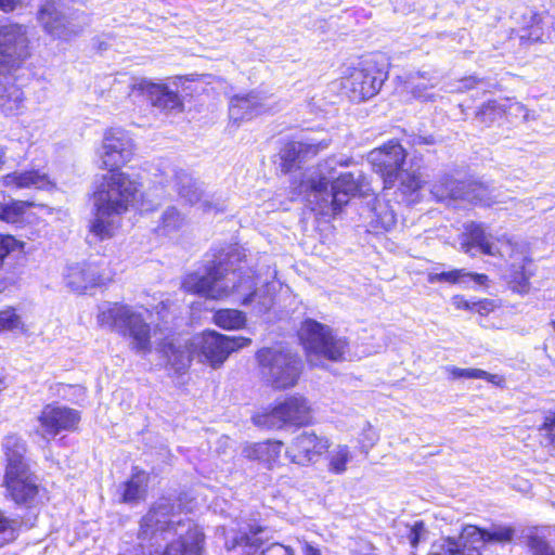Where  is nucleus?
<instances>
[{"label": "nucleus", "instance_id": "nucleus-21", "mask_svg": "<svg viewBox=\"0 0 555 555\" xmlns=\"http://www.w3.org/2000/svg\"><path fill=\"white\" fill-rule=\"evenodd\" d=\"M460 247L467 255H474L476 251L483 256L499 255V249L491 241V235L487 233L486 225L476 221L467 222L464 225L460 237Z\"/></svg>", "mask_w": 555, "mask_h": 555}, {"label": "nucleus", "instance_id": "nucleus-39", "mask_svg": "<svg viewBox=\"0 0 555 555\" xmlns=\"http://www.w3.org/2000/svg\"><path fill=\"white\" fill-rule=\"evenodd\" d=\"M531 275L525 266H513L508 282L511 289L518 294H527L530 291Z\"/></svg>", "mask_w": 555, "mask_h": 555}, {"label": "nucleus", "instance_id": "nucleus-38", "mask_svg": "<svg viewBox=\"0 0 555 555\" xmlns=\"http://www.w3.org/2000/svg\"><path fill=\"white\" fill-rule=\"evenodd\" d=\"M183 224L184 217L181 215L178 208L171 206L163 212L158 224V230L166 235L180 230Z\"/></svg>", "mask_w": 555, "mask_h": 555}, {"label": "nucleus", "instance_id": "nucleus-22", "mask_svg": "<svg viewBox=\"0 0 555 555\" xmlns=\"http://www.w3.org/2000/svg\"><path fill=\"white\" fill-rule=\"evenodd\" d=\"M41 208L43 205L31 201L11 198L9 202L0 203V221L18 228L35 225L41 221L36 209Z\"/></svg>", "mask_w": 555, "mask_h": 555}, {"label": "nucleus", "instance_id": "nucleus-16", "mask_svg": "<svg viewBox=\"0 0 555 555\" xmlns=\"http://www.w3.org/2000/svg\"><path fill=\"white\" fill-rule=\"evenodd\" d=\"M131 91L144 98L152 107L165 113H183L185 109L183 98L169 88L167 83L154 82L150 79H140L131 86Z\"/></svg>", "mask_w": 555, "mask_h": 555}, {"label": "nucleus", "instance_id": "nucleus-3", "mask_svg": "<svg viewBox=\"0 0 555 555\" xmlns=\"http://www.w3.org/2000/svg\"><path fill=\"white\" fill-rule=\"evenodd\" d=\"M387 78L383 56L370 54L346 68L339 78V88L350 102L362 103L376 96Z\"/></svg>", "mask_w": 555, "mask_h": 555}, {"label": "nucleus", "instance_id": "nucleus-6", "mask_svg": "<svg viewBox=\"0 0 555 555\" xmlns=\"http://www.w3.org/2000/svg\"><path fill=\"white\" fill-rule=\"evenodd\" d=\"M98 324L102 327L116 328L122 336L132 340V349L137 352L149 353L152 350V327L142 313L131 306L115 301L99 311Z\"/></svg>", "mask_w": 555, "mask_h": 555}, {"label": "nucleus", "instance_id": "nucleus-43", "mask_svg": "<svg viewBox=\"0 0 555 555\" xmlns=\"http://www.w3.org/2000/svg\"><path fill=\"white\" fill-rule=\"evenodd\" d=\"M23 246L24 243L18 241L14 235L0 233V271L3 268L7 257L12 251L22 248Z\"/></svg>", "mask_w": 555, "mask_h": 555}, {"label": "nucleus", "instance_id": "nucleus-18", "mask_svg": "<svg viewBox=\"0 0 555 555\" xmlns=\"http://www.w3.org/2000/svg\"><path fill=\"white\" fill-rule=\"evenodd\" d=\"M328 145L327 140L286 141L279 152L280 170L284 175L300 170L304 163L315 158Z\"/></svg>", "mask_w": 555, "mask_h": 555}, {"label": "nucleus", "instance_id": "nucleus-15", "mask_svg": "<svg viewBox=\"0 0 555 555\" xmlns=\"http://www.w3.org/2000/svg\"><path fill=\"white\" fill-rule=\"evenodd\" d=\"M225 278V269L220 262H212L204 275L196 272L188 274L182 281L185 293L197 295L206 299L220 300L230 296L228 287H220L218 283Z\"/></svg>", "mask_w": 555, "mask_h": 555}, {"label": "nucleus", "instance_id": "nucleus-4", "mask_svg": "<svg viewBox=\"0 0 555 555\" xmlns=\"http://www.w3.org/2000/svg\"><path fill=\"white\" fill-rule=\"evenodd\" d=\"M255 360L263 382L276 391L294 388L304 373L301 357L286 347H261Z\"/></svg>", "mask_w": 555, "mask_h": 555}, {"label": "nucleus", "instance_id": "nucleus-30", "mask_svg": "<svg viewBox=\"0 0 555 555\" xmlns=\"http://www.w3.org/2000/svg\"><path fill=\"white\" fill-rule=\"evenodd\" d=\"M212 323L224 331H241L247 325V317L241 310L221 308L214 311Z\"/></svg>", "mask_w": 555, "mask_h": 555}, {"label": "nucleus", "instance_id": "nucleus-47", "mask_svg": "<svg viewBox=\"0 0 555 555\" xmlns=\"http://www.w3.org/2000/svg\"><path fill=\"white\" fill-rule=\"evenodd\" d=\"M494 300L489 298L478 299L473 302L472 312L478 313L481 317H487L496 309Z\"/></svg>", "mask_w": 555, "mask_h": 555}, {"label": "nucleus", "instance_id": "nucleus-14", "mask_svg": "<svg viewBox=\"0 0 555 555\" xmlns=\"http://www.w3.org/2000/svg\"><path fill=\"white\" fill-rule=\"evenodd\" d=\"M442 201H462L473 206L489 207L495 203L493 190L486 183L469 180H446L438 189Z\"/></svg>", "mask_w": 555, "mask_h": 555}, {"label": "nucleus", "instance_id": "nucleus-46", "mask_svg": "<svg viewBox=\"0 0 555 555\" xmlns=\"http://www.w3.org/2000/svg\"><path fill=\"white\" fill-rule=\"evenodd\" d=\"M23 101V92L20 88L13 86V98L10 99L7 94L0 95V106L5 107L9 111L18 108Z\"/></svg>", "mask_w": 555, "mask_h": 555}, {"label": "nucleus", "instance_id": "nucleus-52", "mask_svg": "<svg viewBox=\"0 0 555 555\" xmlns=\"http://www.w3.org/2000/svg\"><path fill=\"white\" fill-rule=\"evenodd\" d=\"M480 379H485L488 383H491L492 385L500 387V388H504L506 386V380H505L504 376L491 374L483 370H481Z\"/></svg>", "mask_w": 555, "mask_h": 555}, {"label": "nucleus", "instance_id": "nucleus-1", "mask_svg": "<svg viewBox=\"0 0 555 555\" xmlns=\"http://www.w3.org/2000/svg\"><path fill=\"white\" fill-rule=\"evenodd\" d=\"M134 151V143L126 130L108 128L104 131L98 157L99 169L106 172L94 188L101 189V195L124 202L130 194H141L142 182L122 171L133 159Z\"/></svg>", "mask_w": 555, "mask_h": 555}, {"label": "nucleus", "instance_id": "nucleus-58", "mask_svg": "<svg viewBox=\"0 0 555 555\" xmlns=\"http://www.w3.org/2000/svg\"><path fill=\"white\" fill-rule=\"evenodd\" d=\"M396 223V217L395 215L391 214L388 222H387V225L384 227L385 230H388L391 225H393Z\"/></svg>", "mask_w": 555, "mask_h": 555}, {"label": "nucleus", "instance_id": "nucleus-2", "mask_svg": "<svg viewBox=\"0 0 555 555\" xmlns=\"http://www.w3.org/2000/svg\"><path fill=\"white\" fill-rule=\"evenodd\" d=\"M5 498L17 506L33 507L40 496L38 477L26 459L27 447L15 434L4 437L2 444Z\"/></svg>", "mask_w": 555, "mask_h": 555}, {"label": "nucleus", "instance_id": "nucleus-9", "mask_svg": "<svg viewBox=\"0 0 555 555\" xmlns=\"http://www.w3.org/2000/svg\"><path fill=\"white\" fill-rule=\"evenodd\" d=\"M116 272L111 260L77 262L67 267L65 283L77 294H85L88 289L108 285L115 279Z\"/></svg>", "mask_w": 555, "mask_h": 555}, {"label": "nucleus", "instance_id": "nucleus-25", "mask_svg": "<svg viewBox=\"0 0 555 555\" xmlns=\"http://www.w3.org/2000/svg\"><path fill=\"white\" fill-rule=\"evenodd\" d=\"M2 183L4 186L16 190L36 188L38 190H50L54 186L50 177L37 169L25 171H14L3 176Z\"/></svg>", "mask_w": 555, "mask_h": 555}, {"label": "nucleus", "instance_id": "nucleus-44", "mask_svg": "<svg viewBox=\"0 0 555 555\" xmlns=\"http://www.w3.org/2000/svg\"><path fill=\"white\" fill-rule=\"evenodd\" d=\"M527 545L532 555H555V550L543 537L529 535L527 539Z\"/></svg>", "mask_w": 555, "mask_h": 555}, {"label": "nucleus", "instance_id": "nucleus-48", "mask_svg": "<svg viewBox=\"0 0 555 555\" xmlns=\"http://www.w3.org/2000/svg\"><path fill=\"white\" fill-rule=\"evenodd\" d=\"M424 531H425V524L423 520H417L411 526L409 533H408V539H409L410 545L413 548H416L418 546L421 537L424 533Z\"/></svg>", "mask_w": 555, "mask_h": 555}, {"label": "nucleus", "instance_id": "nucleus-35", "mask_svg": "<svg viewBox=\"0 0 555 555\" xmlns=\"http://www.w3.org/2000/svg\"><path fill=\"white\" fill-rule=\"evenodd\" d=\"M162 352L170 366L178 373L185 371L191 365V354L186 350L177 348L172 343L164 344Z\"/></svg>", "mask_w": 555, "mask_h": 555}, {"label": "nucleus", "instance_id": "nucleus-8", "mask_svg": "<svg viewBox=\"0 0 555 555\" xmlns=\"http://www.w3.org/2000/svg\"><path fill=\"white\" fill-rule=\"evenodd\" d=\"M94 215L88 224L89 233L99 242L115 237L121 228L120 217L137 206L141 194H130L124 202H117L114 197L107 198L101 195V189H94Z\"/></svg>", "mask_w": 555, "mask_h": 555}, {"label": "nucleus", "instance_id": "nucleus-7", "mask_svg": "<svg viewBox=\"0 0 555 555\" xmlns=\"http://www.w3.org/2000/svg\"><path fill=\"white\" fill-rule=\"evenodd\" d=\"M298 340L311 366L314 358L341 362L349 350L346 337L337 336L328 325L314 319H305L301 322Z\"/></svg>", "mask_w": 555, "mask_h": 555}, {"label": "nucleus", "instance_id": "nucleus-31", "mask_svg": "<svg viewBox=\"0 0 555 555\" xmlns=\"http://www.w3.org/2000/svg\"><path fill=\"white\" fill-rule=\"evenodd\" d=\"M507 112V106L499 100L489 99L476 107L474 116L485 127H492L498 120L505 118Z\"/></svg>", "mask_w": 555, "mask_h": 555}, {"label": "nucleus", "instance_id": "nucleus-53", "mask_svg": "<svg viewBox=\"0 0 555 555\" xmlns=\"http://www.w3.org/2000/svg\"><path fill=\"white\" fill-rule=\"evenodd\" d=\"M540 429L545 430L546 433L552 435V433L555 429V412H551L548 415L544 417V421Z\"/></svg>", "mask_w": 555, "mask_h": 555}, {"label": "nucleus", "instance_id": "nucleus-50", "mask_svg": "<svg viewBox=\"0 0 555 555\" xmlns=\"http://www.w3.org/2000/svg\"><path fill=\"white\" fill-rule=\"evenodd\" d=\"M450 372L454 378H480L481 376V369L453 367Z\"/></svg>", "mask_w": 555, "mask_h": 555}, {"label": "nucleus", "instance_id": "nucleus-10", "mask_svg": "<svg viewBox=\"0 0 555 555\" xmlns=\"http://www.w3.org/2000/svg\"><path fill=\"white\" fill-rule=\"evenodd\" d=\"M408 151L398 139H390L373 149L369 154L372 170L382 182L383 190H392L404 169Z\"/></svg>", "mask_w": 555, "mask_h": 555}, {"label": "nucleus", "instance_id": "nucleus-28", "mask_svg": "<svg viewBox=\"0 0 555 555\" xmlns=\"http://www.w3.org/2000/svg\"><path fill=\"white\" fill-rule=\"evenodd\" d=\"M282 448L283 441L268 439L247 446L243 452L245 459L261 462L270 467L279 460Z\"/></svg>", "mask_w": 555, "mask_h": 555}, {"label": "nucleus", "instance_id": "nucleus-12", "mask_svg": "<svg viewBox=\"0 0 555 555\" xmlns=\"http://www.w3.org/2000/svg\"><path fill=\"white\" fill-rule=\"evenodd\" d=\"M26 27L11 23L0 26V74H12L30 56Z\"/></svg>", "mask_w": 555, "mask_h": 555}, {"label": "nucleus", "instance_id": "nucleus-41", "mask_svg": "<svg viewBox=\"0 0 555 555\" xmlns=\"http://www.w3.org/2000/svg\"><path fill=\"white\" fill-rule=\"evenodd\" d=\"M21 326V317L17 314L14 307L7 306L0 310V334L14 331Z\"/></svg>", "mask_w": 555, "mask_h": 555}, {"label": "nucleus", "instance_id": "nucleus-45", "mask_svg": "<svg viewBox=\"0 0 555 555\" xmlns=\"http://www.w3.org/2000/svg\"><path fill=\"white\" fill-rule=\"evenodd\" d=\"M14 539V521L0 509V547Z\"/></svg>", "mask_w": 555, "mask_h": 555}, {"label": "nucleus", "instance_id": "nucleus-20", "mask_svg": "<svg viewBox=\"0 0 555 555\" xmlns=\"http://www.w3.org/2000/svg\"><path fill=\"white\" fill-rule=\"evenodd\" d=\"M482 550L477 525H465L457 538H444L439 552H431L430 555H482Z\"/></svg>", "mask_w": 555, "mask_h": 555}, {"label": "nucleus", "instance_id": "nucleus-17", "mask_svg": "<svg viewBox=\"0 0 555 555\" xmlns=\"http://www.w3.org/2000/svg\"><path fill=\"white\" fill-rule=\"evenodd\" d=\"M331 447L330 440L314 430L297 435L286 448V456L292 463L308 466L319 462Z\"/></svg>", "mask_w": 555, "mask_h": 555}, {"label": "nucleus", "instance_id": "nucleus-29", "mask_svg": "<svg viewBox=\"0 0 555 555\" xmlns=\"http://www.w3.org/2000/svg\"><path fill=\"white\" fill-rule=\"evenodd\" d=\"M547 12H532L519 27L518 38L521 43H537L542 42L545 37V23L544 20Z\"/></svg>", "mask_w": 555, "mask_h": 555}, {"label": "nucleus", "instance_id": "nucleus-56", "mask_svg": "<svg viewBox=\"0 0 555 555\" xmlns=\"http://www.w3.org/2000/svg\"><path fill=\"white\" fill-rule=\"evenodd\" d=\"M21 4V0H0V10L4 13L13 12Z\"/></svg>", "mask_w": 555, "mask_h": 555}, {"label": "nucleus", "instance_id": "nucleus-19", "mask_svg": "<svg viewBox=\"0 0 555 555\" xmlns=\"http://www.w3.org/2000/svg\"><path fill=\"white\" fill-rule=\"evenodd\" d=\"M365 178H356L352 172H341L331 182L330 208L333 216L339 215L354 196L365 194Z\"/></svg>", "mask_w": 555, "mask_h": 555}, {"label": "nucleus", "instance_id": "nucleus-23", "mask_svg": "<svg viewBox=\"0 0 555 555\" xmlns=\"http://www.w3.org/2000/svg\"><path fill=\"white\" fill-rule=\"evenodd\" d=\"M425 185L426 179L418 168L403 169L393 188L395 195L401 202L410 205L418 201Z\"/></svg>", "mask_w": 555, "mask_h": 555}, {"label": "nucleus", "instance_id": "nucleus-5", "mask_svg": "<svg viewBox=\"0 0 555 555\" xmlns=\"http://www.w3.org/2000/svg\"><path fill=\"white\" fill-rule=\"evenodd\" d=\"M255 426L267 430L308 427L315 423L314 411L307 397L293 393L276 399L253 415Z\"/></svg>", "mask_w": 555, "mask_h": 555}, {"label": "nucleus", "instance_id": "nucleus-59", "mask_svg": "<svg viewBox=\"0 0 555 555\" xmlns=\"http://www.w3.org/2000/svg\"><path fill=\"white\" fill-rule=\"evenodd\" d=\"M12 283L8 281H0V293L5 291L9 286H11Z\"/></svg>", "mask_w": 555, "mask_h": 555}, {"label": "nucleus", "instance_id": "nucleus-32", "mask_svg": "<svg viewBox=\"0 0 555 555\" xmlns=\"http://www.w3.org/2000/svg\"><path fill=\"white\" fill-rule=\"evenodd\" d=\"M266 529L267 527L260 524L249 525L245 532L234 538L233 546L241 547L242 552H257L258 548L267 544L262 539L257 538Z\"/></svg>", "mask_w": 555, "mask_h": 555}, {"label": "nucleus", "instance_id": "nucleus-24", "mask_svg": "<svg viewBox=\"0 0 555 555\" xmlns=\"http://www.w3.org/2000/svg\"><path fill=\"white\" fill-rule=\"evenodd\" d=\"M162 509L169 513L170 508L165 505L151 506L145 515H143L139 521L138 538L141 540H152L158 533L169 532L176 530L175 522L167 520L163 521L159 519V513Z\"/></svg>", "mask_w": 555, "mask_h": 555}, {"label": "nucleus", "instance_id": "nucleus-13", "mask_svg": "<svg viewBox=\"0 0 555 555\" xmlns=\"http://www.w3.org/2000/svg\"><path fill=\"white\" fill-rule=\"evenodd\" d=\"M81 412L59 402L43 404L38 416V435L42 438H55L62 433H77L80 429Z\"/></svg>", "mask_w": 555, "mask_h": 555}, {"label": "nucleus", "instance_id": "nucleus-37", "mask_svg": "<svg viewBox=\"0 0 555 555\" xmlns=\"http://www.w3.org/2000/svg\"><path fill=\"white\" fill-rule=\"evenodd\" d=\"M351 459V452L347 444H338L334 452L328 456L327 469L330 473L340 475L347 470Z\"/></svg>", "mask_w": 555, "mask_h": 555}, {"label": "nucleus", "instance_id": "nucleus-40", "mask_svg": "<svg viewBox=\"0 0 555 555\" xmlns=\"http://www.w3.org/2000/svg\"><path fill=\"white\" fill-rule=\"evenodd\" d=\"M331 182L327 177L321 175L309 180V191L315 197V201L319 205L321 212H324V207L327 206V201L324 198V205L319 202V197L322 195H326L328 189L331 190Z\"/></svg>", "mask_w": 555, "mask_h": 555}, {"label": "nucleus", "instance_id": "nucleus-55", "mask_svg": "<svg viewBox=\"0 0 555 555\" xmlns=\"http://www.w3.org/2000/svg\"><path fill=\"white\" fill-rule=\"evenodd\" d=\"M466 278H469L478 285H488L489 283V276L485 273H477V272H467L466 271Z\"/></svg>", "mask_w": 555, "mask_h": 555}, {"label": "nucleus", "instance_id": "nucleus-51", "mask_svg": "<svg viewBox=\"0 0 555 555\" xmlns=\"http://www.w3.org/2000/svg\"><path fill=\"white\" fill-rule=\"evenodd\" d=\"M451 300L456 310H465L472 312L474 301H469L464 295L456 294L452 296Z\"/></svg>", "mask_w": 555, "mask_h": 555}, {"label": "nucleus", "instance_id": "nucleus-57", "mask_svg": "<svg viewBox=\"0 0 555 555\" xmlns=\"http://www.w3.org/2000/svg\"><path fill=\"white\" fill-rule=\"evenodd\" d=\"M302 554L304 555H322L318 547H314L308 542L302 544Z\"/></svg>", "mask_w": 555, "mask_h": 555}, {"label": "nucleus", "instance_id": "nucleus-60", "mask_svg": "<svg viewBox=\"0 0 555 555\" xmlns=\"http://www.w3.org/2000/svg\"><path fill=\"white\" fill-rule=\"evenodd\" d=\"M4 154H3V151L0 149V166L3 164L4 162Z\"/></svg>", "mask_w": 555, "mask_h": 555}, {"label": "nucleus", "instance_id": "nucleus-11", "mask_svg": "<svg viewBox=\"0 0 555 555\" xmlns=\"http://www.w3.org/2000/svg\"><path fill=\"white\" fill-rule=\"evenodd\" d=\"M251 344V339L245 336H228L215 330H205L196 337L194 351L204 357L205 361L214 369H218L229 357Z\"/></svg>", "mask_w": 555, "mask_h": 555}, {"label": "nucleus", "instance_id": "nucleus-49", "mask_svg": "<svg viewBox=\"0 0 555 555\" xmlns=\"http://www.w3.org/2000/svg\"><path fill=\"white\" fill-rule=\"evenodd\" d=\"M482 79L477 75H466L459 79V92H467L477 88L481 83Z\"/></svg>", "mask_w": 555, "mask_h": 555}, {"label": "nucleus", "instance_id": "nucleus-33", "mask_svg": "<svg viewBox=\"0 0 555 555\" xmlns=\"http://www.w3.org/2000/svg\"><path fill=\"white\" fill-rule=\"evenodd\" d=\"M203 546L197 541H189L180 535L168 542L162 551L150 555H202Z\"/></svg>", "mask_w": 555, "mask_h": 555}, {"label": "nucleus", "instance_id": "nucleus-26", "mask_svg": "<svg viewBox=\"0 0 555 555\" xmlns=\"http://www.w3.org/2000/svg\"><path fill=\"white\" fill-rule=\"evenodd\" d=\"M37 20L46 33L52 36L63 37L68 34L67 18L51 0L39 8Z\"/></svg>", "mask_w": 555, "mask_h": 555}, {"label": "nucleus", "instance_id": "nucleus-27", "mask_svg": "<svg viewBox=\"0 0 555 555\" xmlns=\"http://www.w3.org/2000/svg\"><path fill=\"white\" fill-rule=\"evenodd\" d=\"M147 482L149 474L142 468L132 467L130 477L121 485L120 502L131 504L145 500Z\"/></svg>", "mask_w": 555, "mask_h": 555}, {"label": "nucleus", "instance_id": "nucleus-61", "mask_svg": "<svg viewBox=\"0 0 555 555\" xmlns=\"http://www.w3.org/2000/svg\"><path fill=\"white\" fill-rule=\"evenodd\" d=\"M295 183H297V184H298V186H300V185H302V184H304V181H301V180H300V181L296 180V181H295Z\"/></svg>", "mask_w": 555, "mask_h": 555}, {"label": "nucleus", "instance_id": "nucleus-34", "mask_svg": "<svg viewBox=\"0 0 555 555\" xmlns=\"http://www.w3.org/2000/svg\"><path fill=\"white\" fill-rule=\"evenodd\" d=\"M230 295L238 296V304L241 306L250 305L258 293L257 283L250 275L242 274L231 288H228Z\"/></svg>", "mask_w": 555, "mask_h": 555}, {"label": "nucleus", "instance_id": "nucleus-36", "mask_svg": "<svg viewBox=\"0 0 555 555\" xmlns=\"http://www.w3.org/2000/svg\"><path fill=\"white\" fill-rule=\"evenodd\" d=\"M477 533L481 545L488 543H507L514 538L515 531L512 527H498L492 530L477 526Z\"/></svg>", "mask_w": 555, "mask_h": 555}, {"label": "nucleus", "instance_id": "nucleus-54", "mask_svg": "<svg viewBox=\"0 0 555 555\" xmlns=\"http://www.w3.org/2000/svg\"><path fill=\"white\" fill-rule=\"evenodd\" d=\"M433 87H434V85H423L422 87L413 86L410 90V93L412 94V96L414 99H423V98L425 99V98H427L426 91Z\"/></svg>", "mask_w": 555, "mask_h": 555}, {"label": "nucleus", "instance_id": "nucleus-42", "mask_svg": "<svg viewBox=\"0 0 555 555\" xmlns=\"http://www.w3.org/2000/svg\"><path fill=\"white\" fill-rule=\"evenodd\" d=\"M465 278H466L465 269H452L450 271H443L440 273H430L427 278V281L431 284L446 282V283L455 285V284H459Z\"/></svg>", "mask_w": 555, "mask_h": 555}]
</instances>
